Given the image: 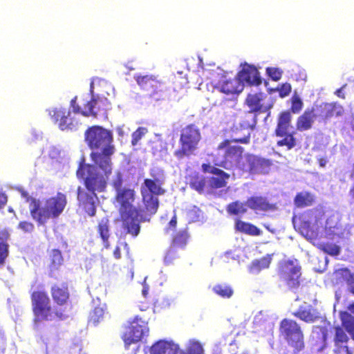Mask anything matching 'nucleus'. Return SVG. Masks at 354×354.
Listing matches in <instances>:
<instances>
[{"instance_id": "obj_1", "label": "nucleus", "mask_w": 354, "mask_h": 354, "mask_svg": "<svg viewBox=\"0 0 354 354\" xmlns=\"http://www.w3.org/2000/svg\"><path fill=\"white\" fill-rule=\"evenodd\" d=\"M111 183L117 192L116 201L120 205V212L124 220V227L127 232L136 236L140 232V221L149 220L147 216L137 210L133 206L134 191L129 188L122 187V175L116 171L111 179Z\"/></svg>"}, {"instance_id": "obj_2", "label": "nucleus", "mask_w": 354, "mask_h": 354, "mask_svg": "<svg viewBox=\"0 0 354 354\" xmlns=\"http://www.w3.org/2000/svg\"><path fill=\"white\" fill-rule=\"evenodd\" d=\"M111 170L109 156H83L77 175L84 179L85 185L90 193H95V191L104 189Z\"/></svg>"}, {"instance_id": "obj_3", "label": "nucleus", "mask_w": 354, "mask_h": 354, "mask_svg": "<svg viewBox=\"0 0 354 354\" xmlns=\"http://www.w3.org/2000/svg\"><path fill=\"white\" fill-rule=\"evenodd\" d=\"M67 203L66 196L59 192L41 200L31 198L29 209L32 218L40 225H44L50 219L58 218L64 212Z\"/></svg>"}, {"instance_id": "obj_4", "label": "nucleus", "mask_w": 354, "mask_h": 354, "mask_svg": "<svg viewBox=\"0 0 354 354\" xmlns=\"http://www.w3.org/2000/svg\"><path fill=\"white\" fill-rule=\"evenodd\" d=\"M84 140L92 151L90 155H113L115 153L113 133L102 126L89 127L84 132Z\"/></svg>"}, {"instance_id": "obj_5", "label": "nucleus", "mask_w": 354, "mask_h": 354, "mask_svg": "<svg viewBox=\"0 0 354 354\" xmlns=\"http://www.w3.org/2000/svg\"><path fill=\"white\" fill-rule=\"evenodd\" d=\"M339 215L337 212H333L327 216L324 227H318L317 225L310 226L304 224L301 230V234L308 240H314L318 238L327 237L335 239V237H342L344 232L339 224Z\"/></svg>"}, {"instance_id": "obj_6", "label": "nucleus", "mask_w": 354, "mask_h": 354, "mask_svg": "<svg viewBox=\"0 0 354 354\" xmlns=\"http://www.w3.org/2000/svg\"><path fill=\"white\" fill-rule=\"evenodd\" d=\"M33 310L35 322L39 320L64 319L66 316L62 312L53 309L50 306V300L46 294L43 292H35L32 295Z\"/></svg>"}, {"instance_id": "obj_7", "label": "nucleus", "mask_w": 354, "mask_h": 354, "mask_svg": "<svg viewBox=\"0 0 354 354\" xmlns=\"http://www.w3.org/2000/svg\"><path fill=\"white\" fill-rule=\"evenodd\" d=\"M160 179H145L141 187V193L146 211L149 214H153L156 212L158 207V195L163 194L165 191L161 187Z\"/></svg>"}, {"instance_id": "obj_8", "label": "nucleus", "mask_w": 354, "mask_h": 354, "mask_svg": "<svg viewBox=\"0 0 354 354\" xmlns=\"http://www.w3.org/2000/svg\"><path fill=\"white\" fill-rule=\"evenodd\" d=\"M201 139L199 129L194 124L184 127L180 133L179 143L180 149L176 155H191L198 149Z\"/></svg>"}, {"instance_id": "obj_9", "label": "nucleus", "mask_w": 354, "mask_h": 354, "mask_svg": "<svg viewBox=\"0 0 354 354\" xmlns=\"http://www.w3.org/2000/svg\"><path fill=\"white\" fill-rule=\"evenodd\" d=\"M264 95L261 93L248 94L245 103L250 108V111L245 113L240 122V127L246 130H253L257 124L256 115H253V113L265 112L266 109H263L262 101Z\"/></svg>"}, {"instance_id": "obj_10", "label": "nucleus", "mask_w": 354, "mask_h": 354, "mask_svg": "<svg viewBox=\"0 0 354 354\" xmlns=\"http://www.w3.org/2000/svg\"><path fill=\"white\" fill-rule=\"evenodd\" d=\"M137 84L140 88L146 93V95L154 99L160 100L162 98L165 86L157 77L152 75H137L135 77Z\"/></svg>"}, {"instance_id": "obj_11", "label": "nucleus", "mask_w": 354, "mask_h": 354, "mask_svg": "<svg viewBox=\"0 0 354 354\" xmlns=\"http://www.w3.org/2000/svg\"><path fill=\"white\" fill-rule=\"evenodd\" d=\"M149 333L147 323L138 318L135 317L129 322V326L125 329L123 334V340L125 347L128 348L131 344H134L141 341Z\"/></svg>"}, {"instance_id": "obj_12", "label": "nucleus", "mask_w": 354, "mask_h": 354, "mask_svg": "<svg viewBox=\"0 0 354 354\" xmlns=\"http://www.w3.org/2000/svg\"><path fill=\"white\" fill-rule=\"evenodd\" d=\"M280 330L281 335L291 346L297 350H301L304 347L303 334L296 322L283 319L281 323Z\"/></svg>"}, {"instance_id": "obj_13", "label": "nucleus", "mask_w": 354, "mask_h": 354, "mask_svg": "<svg viewBox=\"0 0 354 354\" xmlns=\"http://www.w3.org/2000/svg\"><path fill=\"white\" fill-rule=\"evenodd\" d=\"M111 104L106 97L93 96L92 98L84 104L82 115L93 118L104 117L107 118V111L111 109Z\"/></svg>"}, {"instance_id": "obj_14", "label": "nucleus", "mask_w": 354, "mask_h": 354, "mask_svg": "<svg viewBox=\"0 0 354 354\" xmlns=\"http://www.w3.org/2000/svg\"><path fill=\"white\" fill-rule=\"evenodd\" d=\"M49 115L62 131L75 130L78 121L71 117V112L64 107H55L49 110Z\"/></svg>"}, {"instance_id": "obj_15", "label": "nucleus", "mask_w": 354, "mask_h": 354, "mask_svg": "<svg viewBox=\"0 0 354 354\" xmlns=\"http://www.w3.org/2000/svg\"><path fill=\"white\" fill-rule=\"evenodd\" d=\"M314 107L317 118H319V121L324 123L328 122L333 118L342 116L344 113L343 106L336 102H322Z\"/></svg>"}, {"instance_id": "obj_16", "label": "nucleus", "mask_w": 354, "mask_h": 354, "mask_svg": "<svg viewBox=\"0 0 354 354\" xmlns=\"http://www.w3.org/2000/svg\"><path fill=\"white\" fill-rule=\"evenodd\" d=\"M301 268L297 260H288L281 267V277L290 288H296L299 284Z\"/></svg>"}, {"instance_id": "obj_17", "label": "nucleus", "mask_w": 354, "mask_h": 354, "mask_svg": "<svg viewBox=\"0 0 354 354\" xmlns=\"http://www.w3.org/2000/svg\"><path fill=\"white\" fill-rule=\"evenodd\" d=\"M202 169L205 173H210L213 174V176L211 178L207 177L208 187L218 189L226 185L227 180L230 177L229 174L220 169L214 167L210 164H203Z\"/></svg>"}, {"instance_id": "obj_18", "label": "nucleus", "mask_w": 354, "mask_h": 354, "mask_svg": "<svg viewBox=\"0 0 354 354\" xmlns=\"http://www.w3.org/2000/svg\"><path fill=\"white\" fill-rule=\"evenodd\" d=\"M250 141V133L248 131L241 138H234L232 140H225L218 146L219 150H225V155H241L243 152V148L239 145V143L248 144Z\"/></svg>"}, {"instance_id": "obj_19", "label": "nucleus", "mask_w": 354, "mask_h": 354, "mask_svg": "<svg viewBox=\"0 0 354 354\" xmlns=\"http://www.w3.org/2000/svg\"><path fill=\"white\" fill-rule=\"evenodd\" d=\"M240 82H245L250 86H259L262 83L260 73L257 67L245 63L238 73Z\"/></svg>"}, {"instance_id": "obj_20", "label": "nucleus", "mask_w": 354, "mask_h": 354, "mask_svg": "<svg viewBox=\"0 0 354 354\" xmlns=\"http://www.w3.org/2000/svg\"><path fill=\"white\" fill-rule=\"evenodd\" d=\"M317 118L314 106L306 109L304 113L297 118L296 128L299 131L310 130L313 125L315 119Z\"/></svg>"}, {"instance_id": "obj_21", "label": "nucleus", "mask_w": 354, "mask_h": 354, "mask_svg": "<svg viewBox=\"0 0 354 354\" xmlns=\"http://www.w3.org/2000/svg\"><path fill=\"white\" fill-rule=\"evenodd\" d=\"M215 88L226 95L239 94L243 89V85L238 77L230 78L219 82Z\"/></svg>"}, {"instance_id": "obj_22", "label": "nucleus", "mask_w": 354, "mask_h": 354, "mask_svg": "<svg viewBox=\"0 0 354 354\" xmlns=\"http://www.w3.org/2000/svg\"><path fill=\"white\" fill-rule=\"evenodd\" d=\"M78 200L84 206L85 211L89 216H94L95 214V204L97 196L95 193H87L80 188L78 189Z\"/></svg>"}, {"instance_id": "obj_23", "label": "nucleus", "mask_w": 354, "mask_h": 354, "mask_svg": "<svg viewBox=\"0 0 354 354\" xmlns=\"http://www.w3.org/2000/svg\"><path fill=\"white\" fill-rule=\"evenodd\" d=\"M151 354H179V347L171 342L159 341L151 348Z\"/></svg>"}, {"instance_id": "obj_24", "label": "nucleus", "mask_w": 354, "mask_h": 354, "mask_svg": "<svg viewBox=\"0 0 354 354\" xmlns=\"http://www.w3.org/2000/svg\"><path fill=\"white\" fill-rule=\"evenodd\" d=\"M291 115L290 111L281 112L278 118L277 125L274 133L277 137H283L288 133L291 122Z\"/></svg>"}, {"instance_id": "obj_25", "label": "nucleus", "mask_w": 354, "mask_h": 354, "mask_svg": "<svg viewBox=\"0 0 354 354\" xmlns=\"http://www.w3.org/2000/svg\"><path fill=\"white\" fill-rule=\"evenodd\" d=\"M295 315L306 322H314L321 318L319 313L310 306L302 307Z\"/></svg>"}, {"instance_id": "obj_26", "label": "nucleus", "mask_w": 354, "mask_h": 354, "mask_svg": "<svg viewBox=\"0 0 354 354\" xmlns=\"http://www.w3.org/2000/svg\"><path fill=\"white\" fill-rule=\"evenodd\" d=\"M272 261V255L268 254L261 259L254 260L249 266V272L252 274H259L262 270L268 268Z\"/></svg>"}, {"instance_id": "obj_27", "label": "nucleus", "mask_w": 354, "mask_h": 354, "mask_svg": "<svg viewBox=\"0 0 354 354\" xmlns=\"http://www.w3.org/2000/svg\"><path fill=\"white\" fill-rule=\"evenodd\" d=\"M348 339V336L344 333L343 329L340 328H335V341L337 346L339 347V349L337 351L339 354H352L346 346H341L340 344L346 343Z\"/></svg>"}, {"instance_id": "obj_28", "label": "nucleus", "mask_w": 354, "mask_h": 354, "mask_svg": "<svg viewBox=\"0 0 354 354\" xmlns=\"http://www.w3.org/2000/svg\"><path fill=\"white\" fill-rule=\"evenodd\" d=\"M248 207L259 211H266L271 208V205L263 197H252L247 201Z\"/></svg>"}, {"instance_id": "obj_29", "label": "nucleus", "mask_w": 354, "mask_h": 354, "mask_svg": "<svg viewBox=\"0 0 354 354\" xmlns=\"http://www.w3.org/2000/svg\"><path fill=\"white\" fill-rule=\"evenodd\" d=\"M236 229L251 236H259L261 234V231L254 225L241 221H236Z\"/></svg>"}, {"instance_id": "obj_30", "label": "nucleus", "mask_w": 354, "mask_h": 354, "mask_svg": "<svg viewBox=\"0 0 354 354\" xmlns=\"http://www.w3.org/2000/svg\"><path fill=\"white\" fill-rule=\"evenodd\" d=\"M9 234L6 232H0V265L5 263L8 256V244L7 243Z\"/></svg>"}, {"instance_id": "obj_31", "label": "nucleus", "mask_w": 354, "mask_h": 354, "mask_svg": "<svg viewBox=\"0 0 354 354\" xmlns=\"http://www.w3.org/2000/svg\"><path fill=\"white\" fill-rule=\"evenodd\" d=\"M340 318L344 327L354 340V317L346 312H341Z\"/></svg>"}, {"instance_id": "obj_32", "label": "nucleus", "mask_w": 354, "mask_h": 354, "mask_svg": "<svg viewBox=\"0 0 354 354\" xmlns=\"http://www.w3.org/2000/svg\"><path fill=\"white\" fill-rule=\"evenodd\" d=\"M313 199L312 194L306 192H302L295 196V204L298 207L308 206L312 204Z\"/></svg>"}, {"instance_id": "obj_33", "label": "nucleus", "mask_w": 354, "mask_h": 354, "mask_svg": "<svg viewBox=\"0 0 354 354\" xmlns=\"http://www.w3.org/2000/svg\"><path fill=\"white\" fill-rule=\"evenodd\" d=\"M336 277L342 278L348 286L349 290L354 294V274L351 273L348 269H339L335 272Z\"/></svg>"}, {"instance_id": "obj_34", "label": "nucleus", "mask_w": 354, "mask_h": 354, "mask_svg": "<svg viewBox=\"0 0 354 354\" xmlns=\"http://www.w3.org/2000/svg\"><path fill=\"white\" fill-rule=\"evenodd\" d=\"M255 158L252 163V169L261 173L268 172V167L270 165L269 160L259 156H255Z\"/></svg>"}, {"instance_id": "obj_35", "label": "nucleus", "mask_w": 354, "mask_h": 354, "mask_svg": "<svg viewBox=\"0 0 354 354\" xmlns=\"http://www.w3.org/2000/svg\"><path fill=\"white\" fill-rule=\"evenodd\" d=\"M52 295L54 300L59 304H63L68 298V293L65 288L53 287Z\"/></svg>"}, {"instance_id": "obj_36", "label": "nucleus", "mask_w": 354, "mask_h": 354, "mask_svg": "<svg viewBox=\"0 0 354 354\" xmlns=\"http://www.w3.org/2000/svg\"><path fill=\"white\" fill-rule=\"evenodd\" d=\"M105 310V304H100L95 307V308L90 313L89 322L93 323L94 325L99 323L103 319Z\"/></svg>"}, {"instance_id": "obj_37", "label": "nucleus", "mask_w": 354, "mask_h": 354, "mask_svg": "<svg viewBox=\"0 0 354 354\" xmlns=\"http://www.w3.org/2000/svg\"><path fill=\"white\" fill-rule=\"evenodd\" d=\"M149 147L153 155H165L167 153L165 143L160 140H156L149 142Z\"/></svg>"}, {"instance_id": "obj_38", "label": "nucleus", "mask_w": 354, "mask_h": 354, "mask_svg": "<svg viewBox=\"0 0 354 354\" xmlns=\"http://www.w3.org/2000/svg\"><path fill=\"white\" fill-rule=\"evenodd\" d=\"M188 354H204L203 345L197 340L191 339L187 345ZM179 354H183L179 350Z\"/></svg>"}, {"instance_id": "obj_39", "label": "nucleus", "mask_w": 354, "mask_h": 354, "mask_svg": "<svg viewBox=\"0 0 354 354\" xmlns=\"http://www.w3.org/2000/svg\"><path fill=\"white\" fill-rule=\"evenodd\" d=\"M283 138L277 141V145L279 147H286L288 149H291L296 145V139L294 138L293 133H286Z\"/></svg>"}, {"instance_id": "obj_40", "label": "nucleus", "mask_w": 354, "mask_h": 354, "mask_svg": "<svg viewBox=\"0 0 354 354\" xmlns=\"http://www.w3.org/2000/svg\"><path fill=\"white\" fill-rule=\"evenodd\" d=\"M213 291L216 295H218L223 298H230L233 294V290L231 288V287H230L227 285H225V284L216 285L213 288Z\"/></svg>"}, {"instance_id": "obj_41", "label": "nucleus", "mask_w": 354, "mask_h": 354, "mask_svg": "<svg viewBox=\"0 0 354 354\" xmlns=\"http://www.w3.org/2000/svg\"><path fill=\"white\" fill-rule=\"evenodd\" d=\"M247 203L244 204L239 201L230 204L227 207V211L230 214H243L247 210Z\"/></svg>"}, {"instance_id": "obj_42", "label": "nucleus", "mask_w": 354, "mask_h": 354, "mask_svg": "<svg viewBox=\"0 0 354 354\" xmlns=\"http://www.w3.org/2000/svg\"><path fill=\"white\" fill-rule=\"evenodd\" d=\"M107 219L103 218L99 223L98 230L100 234L102 239L104 241V246L106 248L109 247L107 240L109 238V229L107 225Z\"/></svg>"}, {"instance_id": "obj_43", "label": "nucleus", "mask_w": 354, "mask_h": 354, "mask_svg": "<svg viewBox=\"0 0 354 354\" xmlns=\"http://www.w3.org/2000/svg\"><path fill=\"white\" fill-rule=\"evenodd\" d=\"M207 181V178H203V176H197L196 178L192 179L191 181V185L196 190L201 192L205 187H208Z\"/></svg>"}, {"instance_id": "obj_44", "label": "nucleus", "mask_w": 354, "mask_h": 354, "mask_svg": "<svg viewBox=\"0 0 354 354\" xmlns=\"http://www.w3.org/2000/svg\"><path fill=\"white\" fill-rule=\"evenodd\" d=\"M304 106V103L299 95L295 94L291 98L290 111L292 113H299Z\"/></svg>"}, {"instance_id": "obj_45", "label": "nucleus", "mask_w": 354, "mask_h": 354, "mask_svg": "<svg viewBox=\"0 0 354 354\" xmlns=\"http://www.w3.org/2000/svg\"><path fill=\"white\" fill-rule=\"evenodd\" d=\"M147 133L145 127H140L132 133L131 145L136 146L139 140Z\"/></svg>"}, {"instance_id": "obj_46", "label": "nucleus", "mask_w": 354, "mask_h": 354, "mask_svg": "<svg viewBox=\"0 0 354 354\" xmlns=\"http://www.w3.org/2000/svg\"><path fill=\"white\" fill-rule=\"evenodd\" d=\"M319 248L333 256L337 255L339 252V248L335 244L322 243L319 245Z\"/></svg>"}, {"instance_id": "obj_47", "label": "nucleus", "mask_w": 354, "mask_h": 354, "mask_svg": "<svg viewBox=\"0 0 354 354\" xmlns=\"http://www.w3.org/2000/svg\"><path fill=\"white\" fill-rule=\"evenodd\" d=\"M266 73L268 76L274 81H278L281 78L283 71L279 68L268 67Z\"/></svg>"}, {"instance_id": "obj_48", "label": "nucleus", "mask_w": 354, "mask_h": 354, "mask_svg": "<svg viewBox=\"0 0 354 354\" xmlns=\"http://www.w3.org/2000/svg\"><path fill=\"white\" fill-rule=\"evenodd\" d=\"M52 264L55 268H57L63 261L61 252L59 250H54L50 254Z\"/></svg>"}, {"instance_id": "obj_49", "label": "nucleus", "mask_w": 354, "mask_h": 354, "mask_svg": "<svg viewBox=\"0 0 354 354\" xmlns=\"http://www.w3.org/2000/svg\"><path fill=\"white\" fill-rule=\"evenodd\" d=\"M187 238V235L185 231L179 232L177 235L174 238V243L176 245L183 246Z\"/></svg>"}, {"instance_id": "obj_50", "label": "nucleus", "mask_w": 354, "mask_h": 354, "mask_svg": "<svg viewBox=\"0 0 354 354\" xmlns=\"http://www.w3.org/2000/svg\"><path fill=\"white\" fill-rule=\"evenodd\" d=\"M292 90L291 85L289 83H283L277 88L279 95L281 97H285L288 96Z\"/></svg>"}, {"instance_id": "obj_51", "label": "nucleus", "mask_w": 354, "mask_h": 354, "mask_svg": "<svg viewBox=\"0 0 354 354\" xmlns=\"http://www.w3.org/2000/svg\"><path fill=\"white\" fill-rule=\"evenodd\" d=\"M77 97L75 96L70 102V106L72 108V111L74 113L81 114L82 115V113L84 111V108L81 109L80 106L77 103Z\"/></svg>"}, {"instance_id": "obj_52", "label": "nucleus", "mask_w": 354, "mask_h": 354, "mask_svg": "<svg viewBox=\"0 0 354 354\" xmlns=\"http://www.w3.org/2000/svg\"><path fill=\"white\" fill-rule=\"evenodd\" d=\"M227 156H217V158L214 160V163L217 166L222 167L225 169H228L231 166V163L226 160Z\"/></svg>"}, {"instance_id": "obj_53", "label": "nucleus", "mask_w": 354, "mask_h": 354, "mask_svg": "<svg viewBox=\"0 0 354 354\" xmlns=\"http://www.w3.org/2000/svg\"><path fill=\"white\" fill-rule=\"evenodd\" d=\"M19 228L24 232H31L34 230V225L30 222L23 221L19 223Z\"/></svg>"}, {"instance_id": "obj_54", "label": "nucleus", "mask_w": 354, "mask_h": 354, "mask_svg": "<svg viewBox=\"0 0 354 354\" xmlns=\"http://www.w3.org/2000/svg\"><path fill=\"white\" fill-rule=\"evenodd\" d=\"M176 250L174 248H171L166 254L165 257V261L167 263H171L173 259L175 257Z\"/></svg>"}, {"instance_id": "obj_55", "label": "nucleus", "mask_w": 354, "mask_h": 354, "mask_svg": "<svg viewBox=\"0 0 354 354\" xmlns=\"http://www.w3.org/2000/svg\"><path fill=\"white\" fill-rule=\"evenodd\" d=\"M7 203V196L0 190V209L3 208Z\"/></svg>"}, {"instance_id": "obj_56", "label": "nucleus", "mask_w": 354, "mask_h": 354, "mask_svg": "<svg viewBox=\"0 0 354 354\" xmlns=\"http://www.w3.org/2000/svg\"><path fill=\"white\" fill-rule=\"evenodd\" d=\"M50 148V155H58L62 152V150L56 146H51Z\"/></svg>"}, {"instance_id": "obj_57", "label": "nucleus", "mask_w": 354, "mask_h": 354, "mask_svg": "<svg viewBox=\"0 0 354 354\" xmlns=\"http://www.w3.org/2000/svg\"><path fill=\"white\" fill-rule=\"evenodd\" d=\"M346 86V84H344L342 88H338L337 90H336V91H335V95H336L337 97H340V98H342V99H344V98H345V95H344V93H343V91H343V88H344Z\"/></svg>"}, {"instance_id": "obj_58", "label": "nucleus", "mask_w": 354, "mask_h": 354, "mask_svg": "<svg viewBox=\"0 0 354 354\" xmlns=\"http://www.w3.org/2000/svg\"><path fill=\"white\" fill-rule=\"evenodd\" d=\"M113 255L114 257L116 258V259H120V257H121V254H120V248L118 247H117L114 252H113Z\"/></svg>"}, {"instance_id": "obj_59", "label": "nucleus", "mask_w": 354, "mask_h": 354, "mask_svg": "<svg viewBox=\"0 0 354 354\" xmlns=\"http://www.w3.org/2000/svg\"><path fill=\"white\" fill-rule=\"evenodd\" d=\"M176 225V216H174L169 222V229L172 227H175Z\"/></svg>"}, {"instance_id": "obj_60", "label": "nucleus", "mask_w": 354, "mask_h": 354, "mask_svg": "<svg viewBox=\"0 0 354 354\" xmlns=\"http://www.w3.org/2000/svg\"><path fill=\"white\" fill-rule=\"evenodd\" d=\"M327 162V160L324 158H320L319 160V164L320 167H324Z\"/></svg>"}, {"instance_id": "obj_61", "label": "nucleus", "mask_w": 354, "mask_h": 354, "mask_svg": "<svg viewBox=\"0 0 354 354\" xmlns=\"http://www.w3.org/2000/svg\"><path fill=\"white\" fill-rule=\"evenodd\" d=\"M117 132L119 136H123V130L122 127H118L117 128Z\"/></svg>"}, {"instance_id": "obj_62", "label": "nucleus", "mask_w": 354, "mask_h": 354, "mask_svg": "<svg viewBox=\"0 0 354 354\" xmlns=\"http://www.w3.org/2000/svg\"><path fill=\"white\" fill-rule=\"evenodd\" d=\"M348 310L351 311V313H353V314H354V304H351V305L348 306Z\"/></svg>"}, {"instance_id": "obj_63", "label": "nucleus", "mask_w": 354, "mask_h": 354, "mask_svg": "<svg viewBox=\"0 0 354 354\" xmlns=\"http://www.w3.org/2000/svg\"><path fill=\"white\" fill-rule=\"evenodd\" d=\"M148 291V288H147L145 286H144V288L142 290V295H146Z\"/></svg>"}, {"instance_id": "obj_64", "label": "nucleus", "mask_w": 354, "mask_h": 354, "mask_svg": "<svg viewBox=\"0 0 354 354\" xmlns=\"http://www.w3.org/2000/svg\"><path fill=\"white\" fill-rule=\"evenodd\" d=\"M350 195L354 198V187L350 190Z\"/></svg>"}]
</instances>
